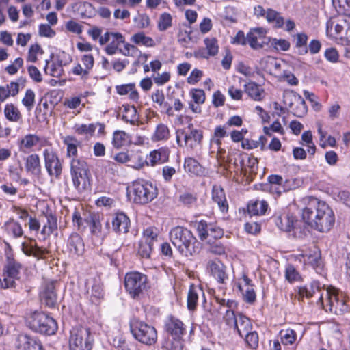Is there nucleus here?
Instances as JSON below:
<instances>
[{
    "label": "nucleus",
    "instance_id": "1",
    "mask_svg": "<svg viewBox=\"0 0 350 350\" xmlns=\"http://www.w3.org/2000/svg\"><path fill=\"white\" fill-rule=\"evenodd\" d=\"M301 217L305 224L321 232L329 231L335 222L332 208L325 202L316 198L312 199L302 210Z\"/></svg>",
    "mask_w": 350,
    "mask_h": 350
},
{
    "label": "nucleus",
    "instance_id": "2",
    "mask_svg": "<svg viewBox=\"0 0 350 350\" xmlns=\"http://www.w3.org/2000/svg\"><path fill=\"white\" fill-rule=\"evenodd\" d=\"M170 237L174 247L185 256L197 254L201 250V243L198 241L191 231L186 228H173L170 232Z\"/></svg>",
    "mask_w": 350,
    "mask_h": 350
},
{
    "label": "nucleus",
    "instance_id": "3",
    "mask_svg": "<svg viewBox=\"0 0 350 350\" xmlns=\"http://www.w3.org/2000/svg\"><path fill=\"white\" fill-rule=\"evenodd\" d=\"M318 302L326 311L329 310L336 314L347 310L343 294L332 287L323 288Z\"/></svg>",
    "mask_w": 350,
    "mask_h": 350
},
{
    "label": "nucleus",
    "instance_id": "4",
    "mask_svg": "<svg viewBox=\"0 0 350 350\" xmlns=\"http://www.w3.org/2000/svg\"><path fill=\"white\" fill-rule=\"evenodd\" d=\"M23 266L14 258L11 251L5 253V262L3 267L2 278H0V287L2 288H14L16 280L20 279Z\"/></svg>",
    "mask_w": 350,
    "mask_h": 350
},
{
    "label": "nucleus",
    "instance_id": "5",
    "mask_svg": "<svg viewBox=\"0 0 350 350\" xmlns=\"http://www.w3.org/2000/svg\"><path fill=\"white\" fill-rule=\"evenodd\" d=\"M27 325L36 332L52 335L57 329L55 320L42 312L35 311L27 319Z\"/></svg>",
    "mask_w": 350,
    "mask_h": 350
},
{
    "label": "nucleus",
    "instance_id": "6",
    "mask_svg": "<svg viewBox=\"0 0 350 350\" xmlns=\"http://www.w3.org/2000/svg\"><path fill=\"white\" fill-rule=\"evenodd\" d=\"M129 195L135 203L145 204L157 196V188L152 183L144 180L135 181L129 187Z\"/></svg>",
    "mask_w": 350,
    "mask_h": 350
},
{
    "label": "nucleus",
    "instance_id": "7",
    "mask_svg": "<svg viewBox=\"0 0 350 350\" xmlns=\"http://www.w3.org/2000/svg\"><path fill=\"white\" fill-rule=\"evenodd\" d=\"M130 329L133 336L139 342L146 345H152L157 339L155 328L137 319L130 322Z\"/></svg>",
    "mask_w": 350,
    "mask_h": 350
},
{
    "label": "nucleus",
    "instance_id": "8",
    "mask_svg": "<svg viewBox=\"0 0 350 350\" xmlns=\"http://www.w3.org/2000/svg\"><path fill=\"white\" fill-rule=\"evenodd\" d=\"M93 341L88 328L73 327L70 332L69 350H91Z\"/></svg>",
    "mask_w": 350,
    "mask_h": 350
},
{
    "label": "nucleus",
    "instance_id": "9",
    "mask_svg": "<svg viewBox=\"0 0 350 350\" xmlns=\"http://www.w3.org/2000/svg\"><path fill=\"white\" fill-rule=\"evenodd\" d=\"M146 276L139 272H131L125 275L124 286L126 291L134 299L142 295L146 288Z\"/></svg>",
    "mask_w": 350,
    "mask_h": 350
},
{
    "label": "nucleus",
    "instance_id": "10",
    "mask_svg": "<svg viewBox=\"0 0 350 350\" xmlns=\"http://www.w3.org/2000/svg\"><path fill=\"white\" fill-rule=\"evenodd\" d=\"M202 137V132L200 130L189 127L187 131L176 133V142L180 146H185L193 150L200 145Z\"/></svg>",
    "mask_w": 350,
    "mask_h": 350
},
{
    "label": "nucleus",
    "instance_id": "11",
    "mask_svg": "<svg viewBox=\"0 0 350 350\" xmlns=\"http://www.w3.org/2000/svg\"><path fill=\"white\" fill-rule=\"evenodd\" d=\"M277 225L283 231L293 232V236L296 238L304 237L306 232V228L302 226L301 222L293 215H287L283 218H278Z\"/></svg>",
    "mask_w": 350,
    "mask_h": 350
},
{
    "label": "nucleus",
    "instance_id": "12",
    "mask_svg": "<svg viewBox=\"0 0 350 350\" xmlns=\"http://www.w3.org/2000/svg\"><path fill=\"white\" fill-rule=\"evenodd\" d=\"M197 230L200 239L202 241H206L208 243L221 238L224 234L223 230L221 228L202 221L198 224Z\"/></svg>",
    "mask_w": 350,
    "mask_h": 350
},
{
    "label": "nucleus",
    "instance_id": "13",
    "mask_svg": "<svg viewBox=\"0 0 350 350\" xmlns=\"http://www.w3.org/2000/svg\"><path fill=\"white\" fill-rule=\"evenodd\" d=\"M43 157L48 174L59 178L62 172V164L56 152L52 148H46L43 151Z\"/></svg>",
    "mask_w": 350,
    "mask_h": 350
},
{
    "label": "nucleus",
    "instance_id": "14",
    "mask_svg": "<svg viewBox=\"0 0 350 350\" xmlns=\"http://www.w3.org/2000/svg\"><path fill=\"white\" fill-rule=\"evenodd\" d=\"M349 25V15H342L336 19L329 20L326 26L327 35L333 38H342L343 32L345 33V30Z\"/></svg>",
    "mask_w": 350,
    "mask_h": 350
},
{
    "label": "nucleus",
    "instance_id": "15",
    "mask_svg": "<svg viewBox=\"0 0 350 350\" xmlns=\"http://www.w3.org/2000/svg\"><path fill=\"white\" fill-rule=\"evenodd\" d=\"M300 252L299 256L301 262H303L305 265L312 266L314 269L321 267V252L315 245H313L310 247L302 249Z\"/></svg>",
    "mask_w": 350,
    "mask_h": 350
},
{
    "label": "nucleus",
    "instance_id": "16",
    "mask_svg": "<svg viewBox=\"0 0 350 350\" xmlns=\"http://www.w3.org/2000/svg\"><path fill=\"white\" fill-rule=\"evenodd\" d=\"M283 100L285 105L292 110H295V105L299 109V111H295L298 116H301L306 113V106L305 101L301 96L293 91H285L283 94Z\"/></svg>",
    "mask_w": 350,
    "mask_h": 350
},
{
    "label": "nucleus",
    "instance_id": "17",
    "mask_svg": "<svg viewBox=\"0 0 350 350\" xmlns=\"http://www.w3.org/2000/svg\"><path fill=\"white\" fill-rule=\"evenodd\" d=\"M267 30L263 27L254 28L247 33V44L254 49L258 50L264 47L268 42L266 41Z\"/></svg>",
    "mask_w": 350,
    "mask_h": 350
},
{
    "label": "nucleus",
    "instance_id": "18",
    "mask_svg": "<svg viewBox=\"0 0 350 350\" xmlns=\"http://www.w3.org/2000/svg\"><path fill=\"white\" fill-rule=\"evenodd\" d=\"M67 251L70 258L75 259L83 254L85 245L81 236L72 233L67 240Z\"/></svg>",
    "mask_w": 350,
    "mask_h": 350
},
{
    "label": "nucleus",
    "instance_id": "19",
    "mask_svg": "<svg viewBox=\"0 0 350 350\" xmlns=\"http://www.w3.org/2000/svg\"><path fill=\"white\" fill-rule=\"evenodd\" d=\"M49 144L50 142L46 138L35 134H27L18 141L19 150L22 152L31 149L37 145L42 147Z\"/></svg>",
    "mask_w": 350,
    "mask_h": 350
},
{
    "label": "nucleus",
    "instance_id": "20",
    "mask_svg": "<svg viewBox=\"0 0 350 350\" xmlns=\"http://www.w3.org/2000/svg\"><path fill=\"white\" fill-rule=\"evenodd\" d=\"M42 302L49 308H53L57 303V294L55 292V282L54 281L45 282L40 293Z\"/></svg>",
    "mask_w": 350,
    "mask_h": 350
},
{
    "label": "nucleus",
    "instance_id": "21",
    "mask_svg": "<svg viewBox=\"0 0 350 350\" xmlns=\"http://www.w3.org/2000/svg\"><path fill=\"white\" fill-rule=\"evenodd\" d=\"M285 63L272 56H267L260 61V68L266 72L278 76L282 70V65Z\"/></svg>",
    "mask_w": 350,
    "mask_h": 350
},
{
    "label": "nucleus",
    "instance_id": "22",
    "mask_svg": "<svg viewBox=\"0 0 350 350\" xmlns=\"http://www.w3.org/2000/svg\"><path fill=\"white\" fill-rule=\"evenodd\" d=\"M238 288L245 302L252 304L256 301V295L252 281L246 275H243L239 282Z\"/></svg>",
    "mask_w": 350,
    "mask_h": 350
},
{
    "label": "nucleus",
    "instance_id": "23",
    "mask_svg": "<svg viewBox=\"0 0 350 350\" xmlns=\"http://www.w3.org/2000/svg\"><path fill=\"white\" fill-rule=\"evenodd\" d=\"M206 269L208 273L215 278L219 283L224 284L228 280L226 267L219 260H209Z\"/></svg>",
    "mask_w": 350,
    "mask_h": 350
},
{
    "label": "nucleus",
    "instance_id": "24",
    "mask_svg": "<svg viewBox=\"0 0 350 350\" xmlns=\"http://www.w3.org/2000/svg\"><path fill=\"white\" fill-rule=\"evenodd\" d=\"M268 181L270 183V191L280 195L282 193L293 189L291 180H285L281 176L272 174L268 177Z\"/></svg>",
    "mask_w": 350,
    "mask_h": 350
},
{
    "label": "nucleus",
    "instance_id": "25",
    "mask_svg": "<svg viewBox=\"0 0 350 350\" xmlns=\"http://www.w3.org/2000/svg\"><path fill=\"white\" fill-rule=\"evenodd\" d=\"M167 332L172 337L183 338L186 332V327L179 319L170 316L165 323Z\"/></svg>",
    "mask_w": 350,
    "mask_h": 350
},
{
    "label": "nucleus",
    "instance_id": "26",
    "mask_svg": "<svg viewBox=\"0 0 350 350\" xmlns=\"http://www.w3.org/2000/svg\"><path fill=\"white\" fill-rule=\"evenodd\" d=\"M170 150L167 147H161L151 151L147 157V165L156 166L167 162L169 159Z\"/></svg>",
    "mask_w": 350,
    "mask_h": 350
},
{
    "label": "nucleus",
    "instance_id": "27",
    "mask_svg": "<svg viewBox=\"0 0 350 350\" xmlns=\"http://www.w3.org/2000/svg\"><path fill=\"white\" fill-rule=\"evenodd\" d=\"M112 228L119 234H126L130 227V219L124 213L120 212L115 214L112 221Z\"/></svg>",
    "mask_w": 350,
    "mask_h": 350
},
{
    "label": "nucleus",
    "instance_id": "28",
    "mask_svg": "<svg viewBox=\"0 0 350 350\" xmlns=\"http://www.w3.org/2000/svg\"><path fill=\"white\" fill-rule=\"evenodd\" d=\"M323 292V289L321 288V284L317 281L312 282L309 286L299 287L297 294L295 295V299H297L299 301L302 300L304 297L310 298L316 293H319L320 295Z\"/></svg>",
    "mask_w": 350,
    "mask_h": 350
},
{
    "label": "nucleus",
    "instance_id": "29",
    "mask_svg": "<svg viewBox=\"0 0 350 350\" xmlns=\"http://www.w3.org/2000/svg\"><path fill=\"white\" fill-rule=\"evenodd\" d=\"M244 89L247 96L254 101H262L266 96L265 90L254 82L245 84Z\"/></svg>",
    "mask_w": 350,
    "mask_h": 350
},
{
    "label": "nucleus",
    "instance_id": "30",
    "mask_svg": "<svg viewBox=\"0 0 350 350\" xmlns=\"http://www.w3.org/2000/svg\"><path fill=\"white\" fill-rule=\"evenodd\" d=\"M212 200L217 204L219 210L226 213L228 210V204L224 189L217 185H214L212 189Z\"/></svg>",
    "mask_w": 350,
    "mask_h": 350
},
{
    "label": "nucleus",
    "instance_id": "31",
    "mask_svg": "<svg viewBox=\"0 0 350 350\" xmlns=\"http://www.w3.org/2000/svg\"><path fill=\"white\" fill-rule=\"evenodd\" d=\"M41 343L33 338H30L27 334H20L17 337L16 347L18 350H33L36 346H39Z\"/></svg>",
    "mask_w": 350,
    "mask_h": 350
},
{
    "label": "nucleus",
    "instance_id": "32",
    "mask_svg": "<svg viewBox=\"0 0 350 350\" xmlns=\"http://www.w3.org/2000/svg\"><path fill=\"white\" fill-rule=\"evenodd\" d=\"M233 329L237 332L239 335L243 337L244 334L252 329V325L249 318L239 313L238 314L237 321Z\"/></svg>",
    "mask_w": 350,
    "mask_h": 350
},
{
    "label": "nucleus",
    "instance_id": "33",
    "mask_svg": "<svg viewBox=\"0 0 350 350\" xmlns=\"http://www.w3.org/2000/svg\"><path fill=\"white\" fill-rule=\"evenodd\" d=\"M25 169L27 172L38 175L41 172V165L39 155L32 154L29 155L25 161Z\"/></svg>",
    "mask_w": 350,
    "mask_h": 350
},
{
    "label": "nucleus",
    "instance_id": "34",
    "mask_svg": "<svg viewBox=\"0 0 350 350\" xmlns=\"http://www.w3.org/2000/svg\"><path fill=\"white\" fill-rule=\"evenodd\" d=\"M267 208L268 204L263 200H252L247 204L248 213L252 215H262L265 213Z\"/></svg>",
    "mask_w": 350,
    "mask_h": 350
},
{
    "label": "nucleus",
    "instance_id": "35",
    "mask_svg": "<svg viewBox=\"0 0 350 350\" xmlns=\"http://www.w3.org/2000/svg\"><path fill=\"white\" fill-rule=\"evenodd\" d=\"M63 143L66 146V156L68 157L77 158V147L81 144L80 142L72 135H66L63 137Z\"/></svg>",
    "mask_w": 350,
    "mask_h": 350
},
{
    "label": "nucleus",
    "instance_id": "36",
    "mask_svg": "<svg viewBox=\"0 0 350 350\" xmlns=\"http://www.w3.org/2000/svg\"><path fill=\"white\" fill-rule=\"evenodd\" d=\"M112 145L116 149H120L123 146L130 144L131 137L128 133L124 131L117 130L113 133Z\"/></svg>",
    "mask_w": 350,
    "mask_h": 350
},
{
    "label": "nucleus",
    "instance_id": "37",
    "mask_svg": "<svg viewBox=\"0 0 350 350\" xmlns=\"http://www.w3.org/2000/svg\"><path fill=\"white\" fill-rule=\"evenodd\" d=\"M183 167L185 172L196 176L203 174L204 171L200 163L193 157H186Z\"/></svg>",
    "mask_w": 350,
    "mask_h": 350
},
{
    "label": "nucleus",
    "instance_id": "38",
    "mask_svg": "<svg viewBox=\"0 0 350 350\" xmlns=\"http://www.w3.org/2000/svg\"><path fill=\"white\" fill-rule=\"evenodd\" d=\"M125 39L123 35L120 32H113L111 40L105 48V52L108 55L115 54L120 44L124 43Z\"/></svg>",
    "mask_w": 350,
    "mask_h": 350
},
{
    "label": "nucleus",
    "instance_id": "39",
    "mask_svg": "<svg viewBox=\"0 0 350 350\" xmlns=\"http://www.w3.org/2000/svg\"><path fill=\"white\" fill-rule=\"evenodd\" d=\"M116 91L120 95H129L130 99L134 101H137L139 99V94L135 89V85L134 83H128L121 85H117Z\"/></svg>",
    "mask_w": 350,
    "mask_h": 350
},
{
    "label": "nucleus",
    "instance_id": "40",
    "mask_svg": "<svg viewBox=\"0 0 350 350\" xmlns=\"http://www.w3.org/2000/svg\"><path fill=\"white\" fill-rule=\"evenodd\" d=\"M72 180L75 188L79 192H83L89 185L88 173H80L71 174Z\"/></svg>",
    "mask_w": 350,
    "mask_h": 350
},
{
    "label": "nucleus",
    "instance_id": "41",
    "mask_svg": "<svg viewBox=\"0 0 350 350\" xmlns=\"http://www.w3.org/2000/svg\"><path fill=\"white\" fill-rule=\"evenodd\" d=\"M170 137V131L168 126L163 123L159 124L152 135V142L167 141Z\"/></svg>",
    "mask_w": 350,
    "mask_h": 350
},
{
    "label": "nucleus",
    "instance_id": "42",
    "mask_svg": "<svg viewBox=\"0 0 350 350\" xmlns=\"http://www.w3.org/2000/svg\"><path fill=\"white\" fill-rule=\"evenodd\" d=\"M200 294H204L202 288L193 285L190 286L187 295V307L189 310H193L196 308L198 297Z\"/></svg>",
    "mask_w": 350,
    "mask_h": 350
},
{
    "label": "nucleus",
    "instance_id": "43",
    "mask_svg": "<svg viewBox=\"0 0 350 350\" xmlns=\"http://www.w3.org/2000/svg\"><path fill=\"white\" fill-rule=\"evenodd\" d=\"M46 223L43 226L41 234L44 238L49 237L57 228V218L53 214H47L46 215Z\"/></svg>",
    "mask_w": 350,
    "mask_h": 350
},
{
    "label": "nucleus",
    "instance_id": "44",
    "mask_svg": "<svg viewBox=\"0 0 350 350\" xmlns=\"http://www.w3.org/2000/svg\"><path fill=\"white\" fill-rule=\"evenodd\" d=\"M4 114L10 122H18L22 120V115L19 109L12 103L5 105Z\"/></svg>",
    "mask_w": 350,
    "mask_h": 350
},
{
    "label": "nucleus",
    "instance_id": "45",
    "mask_svg": "<svg viewBox=\"0 0 350 350\" xmlns=\"http://www.w3.org/2000/svg\"><path fill=\"white\" fill-rule=\"evenodd\" d=\"M137 109L134 106L123 105L122 120L131 124H135L138 121Z\"/></svg>",
    "mask_w": 350,
    "mask_h": 350
},
{
    "label": "nucleus",
    "instance_id": "46",
    "mask_svg": "<svg viewBox=\"0 0 350 350\" xmlns=\"http://www.w3.org/2000/svg\"><path fill=\"white\" fill-rule=\"evenodd\" d=\"M266 19L268 23H273L276 28H281L284 25V19L280 14L271 8L267 10Z\"/></svg>",
    "mask_w": 350,
    "mask_h": 350
},
{
    "label": "nucleus",
    "instance_id": "47",
    "mask_svg": "<svg viewBox=\"0 0 350 350\" xmlns=\"http://www.w3.org/2000/svg\"><path fill=\"white\" fill-rule=\"evenodd\" d=\"M44 72L49 75L54 77H60L63 72V67L61 62H53L49 65V61H46V66L44 67Z\"/></svg>",
    "mask_w": 350,
    "mask_h": 350
},
{
    "label": "nucleus",
    "instance_id": "48",
    "mask_svg": "<svg viewBox=\"0 0 350 350\" xmlns=\"http://www.w3.org/2000/svg\"><path fill=\"white\" fill-rule=\"evenodd\" d=\"M80 173H88V166L87 163L81 160L78 158H72L70 161V173L79 174Z\"/></svg>",
    "mask_w": 350,
    "mask_h": 350
},
{
    "label": "nucleus",
    "instance_id": "49",
    "mask_svg": "<svg viewBox=\"0 0 350 350\" xmlns=\"http://www.w3.org/2000/svg\"><path fill=\"white\" fill-rule=\"evenodd\" d=\"M5 230L8 233L12 234L14 238L23 236V230L21 225L13 219H10L5 224Z\"/></svg>",
    "mask_w": 350,
    "mask_h": 350
},
{
    "label": "nucleus",
    "instance_id": "50",
    "mask_svg": "<svg viewBox=\"0 0 350 350\" xmlns=\"http://www.w3.org/2000/svg\"><path fill=\"white\" fill-rule=\"evenodd\" d=\"M281 342L284 345H293L297 340V333L291 329H282L280 332Z\"/></svg>",
    "mask_w": 350,
    "mask_h": 350
},
{
    "label": "nucleus",
    "instance_id": "51",
    "mask_svg": "<svg viewBox=\"0 0 350 350\" xmlns=\"http://www.w3.org/2000/svg\"><path fill=\"white\" fill-rule=\"evenodd\" d=\"M131 40L137 44H142L147 47L154 46L155 42L150 37L146 36L143 32L134 34Z\"/></svg>",
    "mask_w": 350,
    "mask_h": 350
},
{
    "label": "nucleus",
    "instance_id": "52",
    "mask_svg": "<svg viewBox=\"0 0 350 350\" xmlns=\"http://www.w3.org/2000/svg\"><path fill=\"white\" fill-rule=\"evenodd\" d=\"M85 221L90 226L91 233L96 236H100L102 226L99 217L95 215H90L85 219Z\"/></svg>",
    "mask_w": 350,
    "mask_h": 350
},
{
    "label": "nucleus",
    "instance_id": "53",
    "mask_svg": "<svg viewBox=\"0 0 350 350\" xmlns=\"http://www.w3.org/2000/svg\"><path fill=\"white\" fill-rule=\"evenodd\" d=\"M98 124H77L74 126V130L78 135H88L92 136L97 128Z\"/></svg>",
    "mask_w": 350,
    "mask_h": 350
},
{
    "label": "nucleus",
    "instance_id": "54",
    "mask_svg": "<svg viewBox=\"0 0 350 350\" xmlns=\"http://www.w3.org/2000/svg\"><path fill=\"white\" fill-rule=\"evenodd\" d=\"M308 39L307 35L304 33H299L297 34L295 47L297 49V52L299 55H305L308 53Z\"/></svg>",
    "mask_w": 350,
    "mask_h": 350
},
{
    "label": "nucleus",
    "instance_id": "55",
    "mask_svg": "<svg viewBox=\"0 0 350 350\" xmlns=\"http://www.w3.org/2000/svg\"><path fill=\"white\" fill-rule=\"evenodd\" d=\"M204 43L209 55L213 57L218 53L219 45L215 38L207 37L204 40Z\"/></svg>",
    "mask_w": 350,
    "mask_h": 350
},
{
    "label": "nucleus",
    "instance_id": "56",
    "mask_svg": "<svg viewBox=\"0 0 350 350\" xmlns=\"http://www.w3.org/2000/svg\"><path fill=\"white\" fill-rule=\"evenodd\" d=\"M172 25V17L170 14L164 12L162 13L157 22L158 29L161 31H164L170 28Z\"/></svg>",
    "mask_w": 350,
    "mask_h": 350
},
{
    "label": "nucleus",
    "instance_id": "57",
    "mask_svg": "<svg viewBox=\"0 0 350 350\" xmlns=\"http://www.w3.org/2000/svg\"><path fill=\"white\" fill-rule=\"evenodd\" d=\"M243 336H245V341L250 348L256 349L258 347V334L256 331L250 330L245 334Z\"/></svg>",
    "mask_w": 350,
    "mask_h": 350
},
{
    "label": "nucleus",
    "instance_id": "58",
    "mask_svg": "<svg viewBox=\"0 0 350 350\" xmlns=\"http://www.w3.org/2000/svg\"><path fill=\"white\" fill-rule=\"evenodd\" d=\"M22 103L27 111H29L33 109L35 104V93L32 90L28 89L26 90L22 99Z\"/></svg>",
    "mask_w": 350,
    "mask_h": 350
},
{
    "label": "nucleus",
    "instance_id": "59",
    "mask_svg": "<svg viewBox=\"0 0 350 350\" xmlns=\"http://www.w3.org/2000/svg\"><path fill=\"white\" fill-rule=\"evenodd\" d=\"M271 45L278 51H286L290 48V42L285 39L270 38Z\"/></svg>",
    "mask_w": 350,
    "mask_h": 350
},
{
    "label": "nucleus",
    "instance_id": "60",
    "mask_svg": "<svg viewBox=\"0 0 350 350\" xmlns=\"http://www.w3.org/2000/svg\"><path fill=\"white\" fill-rule=\"evenodd\" d=\"M265 138L263 136L259 137L258 141L245 139L242 142V147L245 149H254L261 146L262 149L265 146Z\"/></svg>",
    "mask_w": 350,
    "mask_h": 350
},
{
    "label": "nucleus",
    "instance_id": "61",
    "mask_svg": "<svg viewBox=\"0 0 350 350\" xmlns=\"http://www.w3.org/2000/svg\"><path fill=\"white\" fill-rule=\"evenodd\" d=\"M133 21L137 28L144 29L149 27L150 19L146 14H139L135 16Z\"/></svg>",
    "mask_w": 350,
    "mask_h": 350
},
{
    "label": "nucleus",
    "instance_id": "62",
    "mask_svg": "<svg viewBox=\"0 0 350 350\" xmlns=\"http://www.w3.org/2000/svg\"><path fill=\"white\" fill-rule=\"evenodd\" d=\"M238 314H235L234 312L232 309H226L224 315V321L226 324L231 328H233L236 325L237 321Z\"/></svg>",
    "mask_w": 350,
    "mask_h": 350
},
{
    "label": "nucleus",
    "instance_id": "63",
    "mask_svg": "<svg viewBox=\"0 0 350 350\" xmlns=\"http://www.w3.org/2000/svg\"><path fill=\"white\" fill-rule=\"evenodd\" d=\"M153 249V245L141 241L139 245L138 253L142 258H148L150 257Z\"/></svg>",
    "mask_w": 350,
    "mask_h": 350
},
{
    "label": "nucleus",
    "instance_id": "64",
    "mask_svg": "<svg viewBox=\"0 0 350 350\" xmlns=\"http://www.w3.org/2000/svg\"><path fill=\"white\" fill-rule=\"evenodd\" d=\"M280 80L286 81L291 85H296L298 84V79L290 71L282 70V72L278 76Z\"/></svg>",
    "mask_w": 350,
    "mask_h": 350
}]
</instances>
